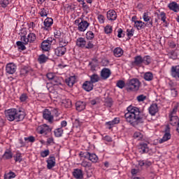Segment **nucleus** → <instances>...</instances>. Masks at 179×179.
<instances>
[{
    "label": "nucleus",
    "instance_id": "57",
    "mask_svg": "<svg viewBox=\"0 0 179 179\" xmlns=\"http://www.w3.org/2000/svg\"><path fill=\"white\" fill-rule=\"evenodd\" d=\"M50 155V150H45L43 152H41V157H47Z\"/></svg>",
    "mask_w": 179,
    "mask_h": 179
},
{
    "label": "nucleus",
    "instance_id": "12",
    "mask_svg": "<svg viewBox=\"0 0 179 179\" xmlns=\"http://www.w3.org/2000/svg\"><path fill=\"white\" fill-rule=\"evenodd\" d=\"M94 87L93 83L90 80L85 81L83 84V89L85 90V92H92V90Z\"/></svg>",
    "mask_w": 179,
    "mask_h": 179
},
{
    "label": "nucleus",
    "instance_id": "37",
    "mask_svg": "<svg viewBox=\"0 0 179 179\" xmlns=\"http://www.w3.org/2000/svg\"><path fill=\"white\" fill-rule=\"evenodd\" d=\"M134 138L137 139V141H142L143 139V134L141 131H136L134 134Z\"/></svg>",
    "mask_w": 179,
    "mask_h": 179
},
{
    "label": "nucleus",
    "instance_id": "33",
    "mask_svg": "<svg viewBox=\"0 0 179 179\" xmlns=\"http://www.w3.org/2000/svg\"><path fill=\"white\" fill-rule=\"evenodd\" d=\"M54 134L56 138H61V136H62V134H64V129H62V127L57 128L55 129Z\"/></svg>",
    "mask_w": 179,
    "mask_h": 179
},
{
    "label": "nucleus",
    "instance_id": "21",
    "mask_svg": "<svg viewBox=\"0 0 179 179\" xmlns=\"http://www.w3.org/2000/svg\"><path fill=\"white\" fill-rule=\"evenodd\" d=\"M77 111H83L86 108V102L78 101L76 103Z\"/></svg>",
    "mask_w": 179,
    "mask_h": 179
},
{
    "label": "nucleus",
    "instance_id": "56",
    "mask_svg": "<svg viewBox=\"0 0 179 179\" xmlns=\"http://www.w3.org/2000/svg\"><path fill=\"white\" fill-rule=\"evenodd\" d=\"M146 99V96L143 95V94H141V95H138L137 97H136V99L138 100V101L139 103H141V101H145V99Z\"/></svg>",
    "mask_w": 179,
    "mask_h": 179
},
{
    "label": "nucleus",
    "instance_id": "28",
    "mask_svg": "<svg viewBox=\"0 0 179 179\" xmlns=\"http://www.w3.org/2000/svg\"><path fill=\"white\" fill-rule=\"evenodd\" d=\"M169 117L171 125H173L174 127V125H176V124L177 125L178 124L179 119L178 116H176L174 115H169Z\"/></svg>",
    "mask_w": 179,
    "mask_h": 179
},
{
    "label": "nucleus",
    "instance_id": "62",
    "mask_svg": "<svg viewBox=\"0 0 179 179\" xmlns=\"http://www.w3.org/2000/svg\"><path fill=\"white\" fill-rule=\"evenodd\" d=\"M161 20L166 23V13L164 12H161L160 13Z\"/></svg>",
    "mask_w": 179,
    "mask_h": 179
},
{
    "label": "nucleus",
    "instance_id": "49",
    "mask_svg": "<svg viewBox=\"0 0 179 179\" xmlns=\"http://www.w3.org/2000/svg\"><path fill=\"white\" fill-rule=\"evenodd\" d=\"M86 38L87 40H92V38H94V34L92 31H89L86 34Z\"/></svg>",
    "mask_w": 179,
    "mask_h": 179
},
{
    "label": "nucleus",
    "instance_id": "3",
    "mask_svg": "<svg viewBox=\"0 0 179 179\" xmlns=\"http://www.w3.org/2000/svg\"><path fill=\"white\" fill-rule=\"evenodd\" d=\"M127 90L131 92H138L139 87H141V81L138 78H131L127 80L126 83Z\"/></svg>",
    "mask_w": 179,
    "mask_h": 179
},
{
    "label": "nucleus",
    "instance_id": "23",
    "mask_svg": "<svg viewBox=\"0 0 179 179\" xmlns=\"http://www.w3.org/2000/svg\"><path fill=\"white\" fill-rule=\"evenodd\" d=\"M52 23H54V20L51 17H48L44 21L45 29L48 30L51 26H52Z\"/></svg>",
    "mask_w": 179,
    "mask_h": 179
},
{
    "label": "nucleus",
    "instance_id": "19",
    "mask_svg": "<svg viewBox=\"0 0 179 179\" xmlns=\"http://www.w3.org/2000/svg\"><path fill=\"white\" fill-rule=\"evenodd\" d=\"M47 162V169L51 170L52 167H55V157H50Z\"/></svg>",
    "mask_w": 179,
    "mask_h": 179
},
{
    "label": "nucleus",
    "instance_id": "17",
    "mask_svg": "<svg viewBox=\"0 0 179 179\" xmlns=\"http://www.w3.org/2000/svg\"><path fill=\"white\" fill-rule=\"evenodd\" d=\"M149 113L150 115H156L157 113L159 111V108L157 107V103H152L148 108Z\"/></svg>",
    "mask_w": 179,
    "mask_h": 179
},
{
    "label": "nucleus",
    "instance_id": "53",
    "mask_svg": "<svg viewBox=\"0 0 179 179\" xmlns=\"http://www.w3.org/2000/svg\"><path fill=\"white\" fill-rule=\"evenodd\" d=\"M90 103L92 106H96V104H99V103H100V98L96 97L94 99L91 100Z\"/></svg>",
    "mask_w": 179,
    "mask_h": 179
},
{
    "label": "nucleus",
    "instance_id": "58",
    "mask_svg": "<svg viewBox=\"0 0 179 179\" xmlns=\"http://www.w3.org/2000/svg\"><path fill=\"white\" fill-rule=\"evenodd\" d=\"M135 32V29H127V33L128 37H132L134 36V33Z\"/></svg>",
    "mask_w": 179,
    "mask_h": 179
},
{
    "label": "nucleus",
    "instance_id": "39",
    "mask_svg": "<svg viewBox=\"0 0 179 179\" xmlns=\"http://www.w3.org/2000/svg\"><path fill=\"white\" fill-rule=\"evenodd\" d=\"M117 124H120V118H118V117H115L112 121L106 122V125H109L110 127H111L113 125H115Z\"/></svg>",
    "mask_w": 179,
    "mask_h": 179
},
{
    "label": "nucleus",
    "instance_id": "42",
    "mask_svg": "<svg viewBox=\"0 0 179 179\" xmlns=\"http://www.w3.org/2000/svg\"><path fill=\"white\" fill-rule=\"evenodd\" d=\"M17 46L18 47V50H21L22 51H24L26 50V44L23 43V41H17Z\"/></svg>",
    "mask_w": 179,
    "mask_h": 179
},
{
    "label": "nucleus",
    "instance_id": "64",
    "mask_svg": "<svg viewBox=\"0 0 179 179\" xmlns=\"http://www.w3.org/2000/svg\"><path fill=\"white\" fill-rule=\"evenodd\" d=\"M20 101H26L27 100V95L26 94H22L20 97Z\"/></svg>",
    "mask_w": 179,
    "mask_h": 179
},
{
    "label": "nucleus",
    "instance_id": "1",
    "mask_svg": "<svg viewBox=\"0 0 179 179\" xmlns=\"http://www.w3.org/2000/svg\"><path fill=\"white\" fill-rule=\"evenodd\" d=\"M124 117L130 125L136 127V125L143 123V118H146V116H141L139 108L130 106L127 107V113L124 114Z\"/></svg>",
    "mask_w": 179,
    "mask_h": 179
},
{
    "label": "nucleus",
    "instance_id": "4",
    "mask_svg": "<svg viewBox=\"0 0 179 179\" xmlns=\"http://www.w3.org/2000/svg\"><path fill=\"white\" fill-rule=\"evenodd\" d=\"M80 156H81V157H84V159H87L92 163H97V162H99V157H97V155L94 153H90L89 152H81L80 153Z\"/></svg>",
    "mask_w": 179,
    "mask_h": 179
},
{
    "label": "nucleus",
    "instance_id": "25",
    "mask_svg": "<svg viewBox=\"0 0 179 179\" xmlns=\"http://www.w3.org/2000/svg\"><path fill=\"white\" fill-rule=\"evenodd\" d=\"M138 150L141 154L148 153L149 152V147H148L147 143H142L140 145Z\"/></svg>",
    "mask_w": 179,
    "mask_h": 179
},
{
    "label": "nucleus",
    "instance_id": "7",
    "mask_svg": "<svg viewBox=\"0 0 179 179\" xmlns=\"http://www.w3.org/2000/svg\"><path fill=\"white\" fill-rule=\"evenodd\" d=\"M43 117L44 120H46L50 124H51V122H52V121H54V116L52 115L51 111H50L48 109H45L43 112Z\"/></svg>",
    "mask_w": 179,
    "mask_h": 179
},
{
    "label": "nucleus",
    "instance_id": "54",
    "mask_svg": "<svg viewBox=\"0 0 179 179\" xmlns=\"http://www.w3.org/2000/svg\"><path fill=\"white\" fill-rule=\"evenodd\" d=\"M179 103H177L174 105V107L173 108V110L171 111L170 115H174L176 113H177V110H178Z\"/></svg>",
    "mask_w": 179,
    "mask_h": 179
},
{
    "label": "nucleus",
    "instance_id": "2",
    "mask_svg": "<svg viewBox=\"0 0 179 179\" xmlns=\"http://www.w3.org/2000/svg\"><path fill=\"white\" fill-rule=\"evenodd\" d=\"M5 115L8 121H16L19 122L20 121H23L24 117H26V113L23 110H17L16 108H11L5 110Z\"/></svg>",
    "mask_w": 179,
    "mask_h": 179
},
{
    "label": "nucleus",
    "instance_id": "51",
    "mask_svg": "<svg viewBox=\"0 0 179 179\" xmlns=\"http://www.w3.org/2000/svg\"><path fill=\"white\" fill-rule=\"evenodd\" d=\"M104 31L106 34H110V33L113 32V27L110 26V25H107L105 28H104Z\"/></svg>",
    "mask_w": 179,
    "mask_h": 179
},
{
    "label": "nucleus",
    "instance_id": "35",
    "mask_svg": "<svg viewBox=\"0 0 179 179\" xmlns=\"http://www.w3.org/2000/svg\"><path fill=\"white\" fill-rule=\"evenodd\" d=\"M30 71H33L31 69H30V67H24L20 70V75L22 76H26V75H27Z\"/></svg>",
    "mask_w": 179,
    "mask_h": 179
},
{
    "label": "nucleus",
    "instance_id": "16",
    "mask_svg": "<svg viewBox=\"0 0 179 179\" xmlns=\"http://www.w3.org/2000/svg\"><path fill=\"white\" fill-rule=\"evenodd\" d=\"M107 19L111 22L117 20V13L114 10H109L107 12Z\"/></svg>",
    "mask_w": 179,
    "mask_h": 179
},
{
    "label": "nucleus",
    "instance_id": "20",
    "mask_svg": "<svg viewBox=\"0 0 179 179\" xmlns=\"http://www.w3.org/2000/svg\"><path fill=\"white\" fill-rule=\"evenodd\" d=\"M73 176L74 178L82 179L83 178V171H82V169H74L73 172Z\"/></svg>",
    "mask_w": 179,
    "mask_h": 179
},
{
    "label": "nucleus",
    "instance_id": "8",
    "mask_svg": "<svg viewBox=\"0 0 179 179\" xmlns=\"http://www.w3.org/2000/svg\"><path fill=\"white\" fill-rule=\"evenodd\" d=\"M37 131L38 134H41V135H43V134L47 135L48 132H51V129H50V127H48L47 124H43L42 126H39Z\"/></svg>",
    "mask_w": 179,
    "mask_h": 179
},
{
    "label": "nucleus",
    "instance_id": "34",
    "mask_svg": "<svg viewBox=\"0 0 179 179\" xmlns=\"http://www.w3.org/2000/svg\"><path fill=\"white\" fill-rule=\"evenodd\" d=\"M38 61L39 64H45V62L48 61V57L45 56L44 54H42L39 55Z\"/></svg>",
    "mask_w": 179,
    "mask_h": 179
},
{
    "label": "nucleus",
    "instance_id": "41",
    "mask_svg": "<svg viewBox=\"0 0 179 179\" xmlns=\"http://www.w3.org/2000/svg\"><path fill=\"white\" fill-rule=\"evenodd\" d=\"M52 85H54V86H58L59 85H62V83L61 82V78H59L57 76L54 78L53 80H52Z\"/></svg>",
    "mask_w": 179,
    "mask_h": 179
},
{
    "label": "nucleus",
    "instance_id": "10",
    "mask_svg": "<svg viewBox=\"0 0 179 179\" xmlns=\"http://www.w3.org/2000/svg\"><path fill=\"white\" fill-rule=\"evenodd\" d=\"M143 64V57L141 55H137L134 57V61L131 62L133 66H142Z\"/></svg>",
    "mask_w": 179,
    "mask_h": 179
},
{
    "label": "nucleus",
    "instance_id": "50",
    "mask_svg": "<svg viewBox=\"0 0 179 179\" xmlns=\"http://www.w3.org/2000/svg\"><path fill=\"white\" fill-rule=\"evenodd\" d=\"M1 8H6L9 5V0H0Z\"/></svg>",
    "mask_w": 179,
    "mask_h": 179
},
{
    "label": "nucleus",
    "instance_id": "24",
    "mask_svg": "<svg viewBox=\"0 0 179 179\" xmlns=\"http://www.w3.org/2000/svg\"><path fill=\"white\" fill-rule=\"evenodd\" d=\"M124 55V50L121 48H116L113 50V55H115L117 58H120V57H122Z\"/></svg>",
    "mask_w": 179,
    "mask_h": 179
},
{
    "label": "nucleus",
    "instance_id": "29",
    "mask_svg": "<svg viewBox=\"0 0 179 179\" xmlns=\"http://www.w3.org/2000/svg\"><path fill=\"white\" fill-rule=\"evenodd\" d=\"M90 82H91V83H97V82L100 80V76L96 73H93L92 75L90 76Z\"/></svg>",
    "mask_w": 179,
    "mask_h": 179
},
{
    "label": "nucleus",
    "instance_id": "30",
    "mask_svg": "<svg viewBox=\"0 0 179 179\" xmlns=\"http://www.w3.org/2000/svg\"><path fill=\"white\" fill-rule=\"evenodd\" d=\"M48 13H50V10L47 7L41 8V11L39 12V15L41 17H47Z\"/></svg>",
    "mask_w": 179,
    "mask_h": 179
},
{
    "label": "nucleus",
    "instance_id": "40",
    "mask_svg": "<svg viewBox=\"0 0 179 179\" xmlns=\"http://www.w3.org/2000/svg\"><path fill=\"white\" fill-rule=\"evenodd\" d=\"M152 62V57L150 56H145L143 57V64L149 65Z\"/></svg>",
    "mask_w": 179,
    "mask_h": 179
},
{
    "label": "nucleus",
    "instance_id": "32",
    "mask_svg": "<svg viewBox=\"0 0 179 179\" xmlns=\"http://www.w3.org/2000/svg\"><path fill=\"white\" fill-rule=\"evenodd\" d=\"M2 157L6 160H9L10 159H12L13 157V154H12V151L6 150Z\"/></svg>",
    "mask_w": 179,
    "mask_h": 179
},
{
    "label": "nucleus",
    "instance_id": "36",
    "mask_svg": "<svg viewBox=\"0 0 179 179\" xmlns=\"http://www.w3.org/2000/svg\"><path fill=\"white\" fill-rule=\"evenodd\" d=\"M144 79L145 80H147L148 82H150V80H153V73L151 72H147L144 74Z\"/></svg>",
    "mask_w": 179,
    "mask_h": 179
},
{
    "label": "nucleus",
    "instance_id": "63",
    "mask_svg": "<svg viewBox=\"0 0 179 179\" xmlns=\"http://www.w3.org/2000/svg\"><path fill=\"white\" fill-rule=\"evenodd\" d=\"M144 166L147 168L150 167L152 166V162L148 159L144 160Z\"/></svg>",
    "mask_w": 179,
    "mask_h": 179
},
{
    "label": "nucleus",
    "instance_id": "44",
    "mask_svg": "<svg viewBox=\"0 0 179 179\" xmlns=\"http://www.w3.org/2000/svg\"><path fill=\"white\" fill-rule=\"evenodd\" d=\"M59 43L60 47H66L68 45V41H66L64 38H59Z\"/></svg>",
    "mask_w": 179,
    "mask_h": 179
},
{
    "label": "nucleus",
    "instance_id": "9",
    "mask_svg": "<svg viewBox=\"0 0 179 179\" xmlns=\"http://www.w3.org/2000/svg\"><path fill=\"white\" fill-rule=\"evenodd\" d=\"M111 76V70L110 69L103 68L101 71V78L106 80V79H108Z\"/></svg>",
    "mask_w": 179,
    "mask_h": 179
},
{
    "label": "nucleus",
    "instance_id": "27",
    "mask_svg": "<svg viewBox=\"0 0 179 179\" xmlns=\"http://www.w3.org/2000/svg\"><path fill=\"white\" fill-rule=\"evenodd\" d=\"M134 26L138 29V30H142V29H145V22L141 20H134Z\"/></svg>",
    "mask_w": 179,
    "mask_h": 179
},
{
    "label": "nucleus",
    "instance_id": "14",
    "mask_svg": "<svg viewBox=\"0 0 179 179\" xmlns=\"http://www.w3.org/2000/svg\"><path fill=\"white\" fill-rule=\"evenodd\" d=\"M171 139V134H170V129H166L165 131V134L162 138L159 139V143H164V142H167V141Z\"/></svg>",
    "mask_w": 179,
    "mask_h": 179
},
{
    "label": "nucleus",
    "instance_id": "47",
    "mask_svg": "<svg viewBox=\"0 0 179 179\" xmlns=\"http://www.w3.org/2000/svg\"><path fill=\"white\" fill-rule=\"evenodd\" d=\"M116 86L120 89H124V87H125V82H124V80H118L116 84Z\"/></svg>",
    "mask_w": 179,
    "mask_h": 179
},
{
    "label": "nucleus",
    "instance_id": "45",
    "mask_svg": "<svg viewBox=\"0 0 179 179\" xmlns=\"http://www.w3.org/2000/svg\"><path fill=\"white\" fill-rule=\"evenodd\" d=\"M169 57L171 59H177V52H176L174 50H172L169 53Z\"/></svg>",
    "mask_w": 179,
    "mask_h": 179
},
{
    "label": "nucleus",
    "instance_id": "59",
    "mask_svg": "<svg viewBox=\"0 0 179 179\" xmlns=\"http://www.w3.org/2000/svg\"><path fill=\"white\" fill-rule=\"evenodd\" d=\"M106 105L108 107H111V106H113V99H111V98L107 99L106 100Z\"/></svg>",
    "mask_w": 179,
    "mask_h": 179
},
{
    "label": "nucleus",
    "instance_id": "15",
    "mask_svg": "<svg viewBox=\"0 0 179 179\" xmlns=\"http://www.w3.org/2000/svg\"><path fill=\"white\" fill-rule=\"evenodd\" d=\"M171 75L175 79H179V66H173L171 69Z\"/></svg>",
    "mask_w": 179,
    "mask_h": 179
},
{
    "label": "nucleus",
    "instance_id": "26",
    "mask_svg": "<svg viewBox=\"0 0 179 179\" xmlns=\"http://www.w3.org/2000/svg\"><path fill=\"white\" fill-rule=\"evenodd\" d=\"M76 80V78L74 76H70L69 78L66 79V83L69 87H72L73 85H75Z\"/></svg>",
    "mask_w": 179,
    "mask_h": 179
},
{
    "label": "nucleus",
    "instance_id": "48",
    "mask_svg": "<svg viewBox=\"0 0 179 179\" xmlns=\"http://www.w3.org/2000/svg\"><path fill=\"white\" fill-rule=\"evenodd\" d=\"M15 160V162H18L19 163H20V162H22V154L20 152H17L15 154V155L14 156Z\"/></svg>",
    "mask_w": 179,
    "mask_h": 179
},
{
    "label": "nucleus",
    "instance_id": "18",
    "mask_svg": "<svg viewBox=\"0 0 179 179\" xmlns=\"http://www.w3.org/2000/svg\"><path fill=\"white\" fill-rule=\"evenodd\" d=\"M52 41L46 40L43 41L41 43V48L43 51H48L51 48Z\"/></svg>",
    "mask_w": 179,
    "mask_h": 179
},
{
    "label": "nucleus",
    "instance_id": "31",
    "mask_svg": "<svg viewBox=\"0 0 179 179\" xmlns=\"http://www.w3.org/2000/svg\"><path fill=\"white\" fill-rule=\"evenodd\" d=\"M76 44L78 47L83 48L86 46V41L84 38H78L76 41Z\"/></svg>",
    "mask_w": 179,
    "mask_h": 179
},
{
    "label": "nucleus",
    "instance_id": "6",
    "mask_svg": "<svg viewBox=\"0 0 179 179\" xmlns=\"http://www.w3.org/2000/svg\"><path fill=\"white\" fill-rule=\"evenodd\" d=\"M89 26H90V23L87 22L86 20H82L78 24V29L79 31H86Z\"/></svg>",
    "mask_w": 179,
    "mask_h": 179
},
{
    "label": "nucleus",
    "instance_id": "5",
    "mask_svg": "<svg viewBox=\"0 0 179 179\" xmlns=\"http://www.w3.org/2000/svg\"><path fill=\"white\" fill-rule=\"evenodd\" d=\"M37 36L34 33H29L27 36H21V41H23V43L25 45L29 44V43H34L36 41Z\"/></svg>",
    "mask_w": 179,
    "mask_h": 179
},
{
    "label": "nucleus",
    "instance_id": "46",
    "mask_svg": "<svg viewBox=\"0 0 179 179\" xmlns=\"http://www.w3.org/2000/svg\"><path fill=\"white\" fill-rule=\"evenodd\" d=\"M143 19L144 22H150L152 17L149 16V13H144L143 15Z\"/></svg>",
    "mask_w": 179,
    "mask_h": 179
},
{
    "label": "nucleus",
    "instance_id": "52",
    "mask_svg": "<svg viewBox=\"0 0 179 179\" xmlns=\"http://www.w3.org/2000/svg\"><path fill=\"white\" fill-rule=\"evenodd\" d=\"M169 86L171 87V94L173 97H176V96H177V90L173 87V83H169Z\"/></svg>",
    "mask_w": 179,
    "mask_h": 179
},
{
    "label": "nucleus",
    "instance_id": "55",
    "mask_svg": "<svg viewBox=\"0 0 179 179\" xmlns=\"http://www.w3.org/2000/svg\"><path fill=\"white\" fill-rule=\"evenodd\" d=\"M81 166L85 169H89L90 167H92V164H90V162H87V161H83L81 163Z\"/></svg>",
    "mask_w": 179,
    "mask_h": 179
},
{
    "label": "nucleus",
    "instance_id": "61",
    "mask_svg": "<svg viewBox=\"0 0 179 179\" xmlns=\"http://www.w3.org/2000/svg\"><path fill=\"white\" fill-rule=\"evenodd\" d=\"M48 79H49V80H53L54 78H55L56 76L54 75V73H48L46 75Z\"/></svg>",
    "mask_w": 179,
    "mask_h": 179
},
{
    "label": "nucleus",
    "instance_id": "22",
    "mask_svg": "<svg viewBox=\"0 0 179 179\" xmlns=\"http://www.w3.org/2000/svg\"><path fill=\"white\" fill-rule=\"evenodd\" d=\"M168 8H169V9L173 12H178L179 10V5L176 1L169 3Z\"/></svg>",
    "mask_w": 179,
    "mask_h": 179
},
{
    "label": "nucleus",
    "instance_id": "38",
    "mask_svg": "<svg viewBox=\"0 0 179 179\" xmlns=\"http://www.w3.org/2000/svg\"><path fill=\"white\" fill-rule=\"evenodd\" d=\"M15 177H16V174H15L14 172H12V171H10L8 173L4 174V179L15 178Z\"/></svg>",
    "mask_w": 179,
    "mask_h": 179
},
{
    "label": "nucleus",
    "instance_id": "60",
    "mask_svg": "<svg viewBox=\"0 0 179 179\" xmlns=\"http://www.w3.org/2000/svg\"><path fill=\"white\" fill-rule=\"evenodd\" d=\"M24 141H29V142H35L36 138L33 136H30L29 137H25Z\"/></svg>",
    "mask_w": 179,
    "mask_h": 179
},
{
    "label": "nucleus",
    "instance_id": "43",
    "mask_svg": "<svg viewBox=\"0 0 179 179\" xmlns=\"http://www.w3.org/2000/svg\"><path fill=\"white\" fill-rule=\"evenodd\" d=\"M62 103L64 104V106L67 108L72 107V101L71 99H63Z\"/></svg>",
    "mask_w": 179,
    "mask_h": 179
},
{
    "label": "nucleus",
    "instance_id": "11",
    "mask_svg": "<svg viewBox=\"0 0 179 179\" xmlns=\"http://www.w3.org/2000/svg\"><path fill=\"white\" fill-rule=\"evenodd\" d=\"M6 71L7 73L10 75H13L16 72V65L13 63H9L6 66Z\"/></svg>",
    "mask_w": 179,
    "mask_h": 179
},
{
    "label": "nucleus",
    "instance_id": "13",
    "mask_svg": "<svg viewBox=\"0 0 179 179\" xmlns=\"http://www.w3.org/2000/svg\"><path fill=\"white\" fill-rule=\"evenodd\" d=\"M66 52V48L64 46H59L55 50V53L57 57H62L63 55H65Z\"/></svg>",
    "mask_w": 179,
    "mask_h": 179
}]
</instances>
